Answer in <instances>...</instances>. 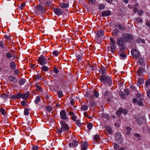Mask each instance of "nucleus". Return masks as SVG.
<instances>
[{"label": "nucleus", "instance_id": "nucleus-1", "mask_svg": "<svg viewBox=\"0 0 150 150\" xmlns=\"http://www.w3.org/2000/svg\"><path fill=\"white\" fill-rule=\"evenodd\" d=\"M100 80L104 83H107L109 86H111L112 84L111 79L109 76H106L104 74H102L100 77Z\"/></svg>", "mask_w": 150, "mask_h": 150}, {"label": "nucleus", "instance_id": "nucleus-2", "mask_svg": "<svg viewBox=\"0 0 150 150\" xmlns=\"http://www.w3.org/2000/svg\"><path fill=\"white\" fill-rule=\"evenodd\" d=\"M34 12L36 14L40 15L41 13H43L45 12V8L42 6L38 5L34 7Z\"/></svg>", "mask_w": 150, "mask_h": 150}, {"label": "nucleus", "instance_id": "nucleus-3", "mask_svg": "<svg viewBox=\"0 0 150 150\" xmlns=\"http://www.w3.org/2000/svg\"><path fill=\"white\" fill-rule=\"evenodd\" d=\"M104 32L102 30H100L97 32L96 34V40L100 42L102 39H103L104 37Z\"/></svg>", "mask_w": 150, "mask_h": 150}, {"label": "nucleus", "instance_id": "nucleus-4", "mask_svg": "<svg viewBox=\"0 0 150 150\" xmlns=\"http://www.w3.org/2000/svg\"><path fill=\"white\" fill-rule=\"evenodd\" d=\"M133 36L130 34L126 33L123 35L122 37L125 42H129L132 39Z\"/></svg>", "mask_w": 150, "mask_h": 150}, {"label": "nucleus", "instance_id": "nucleus-5", "mask_svg": "<svg viewBox=\"0 0 150 150\" xmlns=\"http://www.w3.org/2000/svg\"><path fill=\"white\" fill-rule=\"evenodd\" d=\"M38 62L39 64L41 65H44L47 63L46 59L44 57L42 56H41L38 58Z\"/></svg>", "mask_w": 150, "mask_h": 150}, {"label": "nucleus", "instance_id": "nucleus-6", "mask_svg": "<svg viewBox=\"0 0 150 150\" xmlns=\"http://www.w3.org/2000/svg\"><path fill=\"white\" fill-rule=\"evenodd\" d=\"M60 124L61 125V128L63 132L69 130L70 127L67 124L65 123L63 121L61 122Z\"/></svg>", "mask_w": 150, "mask_h": 150}, {"label": "nucleus", "instance_id": "nucleus-7", "mask_svg": "<svg viewBox=\"0 0 150 150\" xmlns=\"http://www.w3.org/2000/svg\"><path fill=\"white\" fill-rule=\"evenodd\" d=\"M132 55L135 58H137L140 55L139 52L136 49H133L131 50Z\"/></svg>", "mask_w": 150, "mask_h": 150}, {"label": "nucleus", "instance_id": "nucleus-8", "mask_svg": "<svg viewBox=\"0 0 150 150\" xmlns=\"http://www.w3.org/2000/svg\"><path fill=\"white\" fill-rule=\"evenodd\" d=\"M60 118L63 120H67L68 119L66 111L64 110H61L60 112Z\"/></svg>", "mask_w": 150, "mask_h": 150}, {"label": "nucleus", "instance_id": "nucleus-9", "mask_svg": "<svg viewBox=\"0 0 150 150\" xmlns=\"http://www.w3.org/2000/svg\"><path fill=\"white\" fill-rule=\"evenodd\" d=\"M116 43L118 45H124L125 41L122 37L120 38L117 39Z\"/></svg>", "mask_w": 150, "mask_h": 150}, {"label": "nucleus", "instance_id": "nucleus-10", "mask_svg": "<svg viewBox=\"0 0 150 150\" xmlns=\"http://www.w3.org/2000/svg\"><path fill=\"white\" fill-rule=\"evenodd\" d=\"M128 112V111L127 109L120 108L116 112V114L117 115H118L121 113H122L125 115V114H127Z\"/></svg>", "mask_w": 150, "mask_h": 150}, {"label": "nucleus", "instance_id": "nucleus-11", "mask_svg": "<svg viewBox=\"0 0 150 150\" xmlns=\"http://www.w3.org/2000/svg\"><path fill=\"white\" fill-rule=\"evenodd\" d=\"M54 11L55 13L57 16L62 15V11L59 8H55Z\"/></svg>", "mask_w": 150, "mask_h": 150}, {"label": "nucleus", "instance_id": "nucleus-12", "mask_svg": "<svg viewBox=\"0 0 150 150\" xmlns=\"http://www.w3.org/2000/svg\"><path fill=\"white\" fill-rule=\"evenodd\" d=\"M121 134L120 133H117L115 136V138L117 141L118 143H121L122 141V138L121 137Z\"/></svg>", "mask_w": 150, "mask_h": 150}, {"label": "nucleus", "instance_id": "nucleus-13", "mask_svg": "<svg viewBox=\"0 0 150 150\" xmlns=\"http://www.w3.org/2000/svg\"><path fill=\"white\" fill-rule=\"evenodd\" d=\"M111 11L110 10L105 11L102 13V17L109 16L111 15Z\"/></svg>", "mask_w": 150, "mask_h": 150}, {"label": "nucleus", "instance_id": "nucleus-14", "mask_svg": "<svg viewBox=\"0 0 150 150\" xmlns=\"http://www.w3.org/2000/svg\"><path fill=\"white\" fill-rule=\"evenodd\" d=\"M102 89L103 90V95L106 96H108L109 95V92L105 88H103Z\"/></svg>", "mask_w": 150, "mask_h": 150}, {"label": "nucleus", "instance_id": "nucleus-15", "mask_svg": "<svg viewBox=\"0 0 150 150\" xmlns=\"http://www.w3.org/2000/svg\"><path fill=\"white\" fill-rule=\"evenodd\" d=\"M110 47L109 46L107 47V48L108 50H110V49L111 52L112 53H113L115 50V46L112 45H110Z\"/></svg>", "mask_w": 150, "mask_h": 150}, {"label": "nucleus", "instance_id": "nucleus-16", "mask_svg": "<svg viewBox=\"0 0 150 150\" xmlns=\"http://www.w3.org/2000/svg\"><path fill=\"white\" fill-rule=\"evenodd\" d=\"M51 2L50 0H44L42 1V3L45 5L49 6Z\"/></svg>", "mask_w": 150, "mask_h": 150}, {"label": "nucleus", "instance_id": "nucleus-17", "mask_svg": "<svg viewBox=\"0 0 150 150\" xmlns=\"http://www.w3.org/2000/svg\"><path fill=\"white\" fill-rule=\"evenodd\" d=\"M22 98L24 100L27 99L29 95V92H27L25 93H22Z\"/></svg>", "mask_w": 150, "mask_h": 150}, {"label": "nucleus", "instance_id": "nucleus-18", "mask_svg": "<svg viewBox=\"0 0 150 150\" xmlns=\"http://www.w3.org/2000/svg\"><path fill=\"white\" fill-rule=\"evenodd\" d=\"M9 80L13 83L16 82L17 81V80L16 78L12 76H10L9 77Z\"/></svg>", "mask_w": 150, "mask_h": 150}, {"label": "nucleus", "instance_id": "nucleus-19", "mask_svg": "<svg viewBox=\"0 0 150 150\" xmlns=\"http://www.w3.org/2000/svg\"><path fill=\"white\" fill-rule=\"evenodd\" d=\"M87 145L88 144L86 142H85L81 144V149L83 150H86Z\"/></svg>", "mask_w": 150, "mask_h": 150}, {"label": "nucleus", "instance_id": "nucleus-20", "mask_svg": "<svg viewBox=\"0 0 150 150\" xmlns=\"http://www.w3.org/2000/svg\"><path fill=\"white\" fill-rule=\"evenodd\" d=\"M144 71V69L142 67H139V69L137 71V74L139 76L141 75L143 73Z\"/></svg>", "mask_w": 150, "mask_h": 150}, {"label": "nucleus", "instance_id": "nucleus-21", "mask_svg": "<svg viewBox=\"0 0 150 150\" xmlns=\"http://www.w3.org/2000/svg\"><path fill=\"white\" fill-rule=\"evenodd\" d=\"M60 6L62 8H66L69 7V5L64 3H62L60 4Z\"/></svg>", "mask_w": 150, "mask_h": 150}, {"label": "nucleus", "instance_id": "nucleus-22", "mask_svg": "<svg viewBox=\"0 0 150 150\" xmlns=\"http://www.w3.org/2000/svg\"><path fill=\"white\" fill-rule=\"evenodd\" d=\"M10 67H11V68L12 69L14 70L16 69V65L15 63H14V62H11V63L10 65Z\"/></svg>", "mask_w": 150, "mask_h": 150}, {"label": "nucleus", "instance_id": "nucleus-23", "mask_svg": "<svg viewBox=\"0 0 150 150\" xmlns=\"http://www.w3.org/2000/svg\"><path fill=\"white\" fill-rule=\"evenodd\" d=\"M41 99L39 96H37L34 102L36 105H38L39 102H40Z\"/></svg>", "mask_w": 150, "mask_h": 150}, {"label": "nucleus", "instance_id": "nucleus-24", "mask_svg": "<svg viewBox=\"0 0 150 150\" xmlns=\"http://www.w3.org/2000/svg\"><path fill=\"white\" fill-rule=\"evenodd\" d=\"M138 4L136 3L134 6L133 8V11L136 13L138 11Z\"/></svg>", "mask_w": 150, "mask_h": 150}, {"label": "nucleus", "instance_id": "nucleus-25", "mask_svg": "<svg viewBox=\"0 0 150 150\" xmlns=\"http://www.w3.org/2000/svg\"><path fill=\"white\" fill-rule=\"evenodd\" d=\"M118 27L119 29L122 31H124L125 30V28L121 24H119Z\"/></svg>", "mask_w": 150, "mask_h": 150}, {"label": "nucleus", "instance_id": "nucleus-26", "mask_svg": "<svg viewBox=\"0 0 150 150\" xmlns=\"http://www.w3.org/2000/svg\"><path fill=\"white\" fill-rule=\"evenodd\" d=\"M6 55L7 58L8 59H10L13 57V55L9 52L7 53L6 54Z\"/></svg>", "mask_w": 150, "mask_h": 150}, {"label": "nucleus", "instance_id": "nucleus-27", "mask_svg": "<svg viewBox=\"0 0 150 150\" xmlns=\"http://www.w3.org/2000/svg\"><path fill=\"white\" fill-rule=\"evenodd\" d=\"M72 147H76L78 145L77 142L76 140H73L72 142Z\"/></svg>", "mask_w": 150, "mask_h": 150}, {"label": "nucleus", "instance_id": "nucleus-28", "mask_svg": "<svg viewBox=\"0 0 150 150\" xmlns=\"http://www.w3.org/2000/svg\"><path fill=\"white\" fill-rule=\"evenodd\" d=\"M34 79H38L39 80H41L42 79V78L40 75L37 74L34 76Z\"/></svg>", "mask_w": 150, "mask_h": 150}, {"label": "nucleus", "instance_id": "nucleus-29", "mask_svg": "<svg viewBox=\"0 0 150 150\" xmlns=\"http://www.w3.org/2000/svg\"><path fill=\"white\" fill-rule=\"evenodd\" d=\"M106 129L109 134H111L112 133V129L110 127V126H107L106 127Z\"/></svg>", "mask_w": 150, "mask_h": 150}, {"label": "nucleus", "instance_id": "nucleus-30", "mask_svg": "<svg viewBox=\"0 0 150 150\" xmlns=\"http://www.w3.org/2000/svg\"><path fill=\"white\" fill-rule=\"evenodd\" d=\"M25 83V81L24 79H22L19 81V84L20 86L23 85Z\"/></svg>", "mask_w": 150, "mask_h": 150}, {"label": "nucleus", "instance_id": "nucleus-31", "mask_svg": "<svg viewBox=\"0 0 150 150\" xmlns=\"http://www.w3.org/2000/svg\"><path fill=\"white\" fill-rule=\"evenodd\" d=\"M120 56L122 58H125L126 57V54L125 53H124L123 52L119 53Z\"/></svg>", "mask_w": 150, "mask_h": 150}, {"label": "nucleus", "instance_id": "nucleus-32", "mask_svg": "<svg viewBox=\"0 0 150 150\" xmlns=\"http://www.w3.org/2000/svg\"><path fill=\"white\" fill-rule=\"evenodd\" d=\"M93 124L91 122L89 123L87 125V127L89 130H91L92 128Z\"/></svg>", "mask_w": 150, "mask_h": 150}, {"label": "nucleus", "instance_id": "nucleus-33", "mask_svg": "<svg viewBox=\"0 0 150 150\" xmlns=\"http://www.w3.org/2000/svg\"><path fill=\"white\" fill-rule=\"evenodd\" d=\"M57 94L58 97L60 98L63 96V94L62 91L59 90L57 91Z\"/></svg>", "mask_w": 150, "mask_h": 150}, {"label": "nucleus", "instance_id": "nucleus-34", "mask_svg": "<svg viewBox=\"0 0 150 150\" xmlns=\"http://www.w3.org/2000/svg\"><path fill=\"white\" fill-rule=\"evenodd\" d=\"M93 93L94 97L96 98H98L99 96V93L96 91H92Z\"/></svg>", "mask_w": 150, "mask_h": 150}, {"label": "nucleus", "instance_id": "nucleus-35", "mask_svg": "<svg viewBox=\"0 0 150 150\" xmlns=\"http://www.w3.org/2000/svg\"><path fill=\"white\" fill-rule=\"evenodd\" d=\"M88 108V107L86 105H83L81 107V109L83 111H86L87 110Z\"/></svg>", "mask_w": 150, "mask_h": 150}, {"label": "nucleus", "instance_id": "nucleus-36", "mask_svg": "<svg viewBox=\"0 0 150 150\" xmlns=\"http://www.w3.org/2000/svg\"><path fill=\"white\" fill-rule=\"evenodd\" d=\"M106 71L104 67L101 68L99 70V71L101 72V73L103 74L105 73Z\"/></svg>", "mask_w": 150, "mask_h": 150}, {"label": "nucleus", "instance_id": "nucleus-37", "mask_svg": "<svg viewBox=\"0 0 150 150\" xmlns=\"http://www.w3.org/2000/svg\"><path fill=\"white\" fill-rule=\"evenodd\" d=\"M36 87L37 90L40 92H41L42 91L43 89L40 86L38 85V84H36Z\"/></svg>", "mask_w": 150, "mask_h": 150}, {"label": "nucleus", "instance_id": "nucleus-38", "mask_svg": "<svg viewBox=\"0 0 150 150\" xmlns=\"http://www.w3.org/2000/svg\"><path fill=\"white\" fill-rule=\"evenodd\" d=\"M76 58L78 61H81L83 59V57L81 55L79 54L76 56Z\"/></svg>", "mask_w": 150, "mask_h": 150}, {"label": "nucleus", "instance_id": "nucleus-39", "mask_svg": "<svg viewBox=\"0 0 150 150\" xmlns=\"http://www.w3.org/2000/svg\"><path fill=\"white\" fill-rule=\"evenodd\" d=\"M41 69L42 71H48V67L47 66H43L41 67Z\"/></svg>", "mask_w": 150, "mask_h": 150}, {"label": "nucleus", "instance_id": "nucleus-40", "mask_svg": "<svg viewBox=\"0 0 150 150\" xmlns=\"http://www.w3.org/2000/svg\"><path fill=\"white\" fill-rule=\"evenodd\" d=\"M144 80L142 78H139L138 79V83L139 85H141L143 83Z\"/></svg>", "mask_w": 150, "mask_h": 150}, {"label": "nucleus", "instance_id": "nucleus-41", "mask_svg": "<svg viewBox=\"0 0 150 150\" xmlns=\"http://www.w3.org/2000/svg\"><path fill=\"white\" fill-rule=\"evenodd\" d=\"M89 104L91 106H94L96 105V102L94 101H91L89 102Z\"/></svg>", "mask_w": 150, "mask_h": 150}, {"label": "nucleus", "instance_id": "nucleus-42", "mask_svg": "<svg viewBox=\"0 0 150 150\" xmlns=\"http://www.w3.org/2000/svg\"><path fill=\"white\" fill-rule=\"evenodd\" d=\"M29 110L28 109H25L24 112V115H28L29 113Z\"/></svg>", "mask_w": 150, "mask_h": 150}, {"label": "nucleus", "instance_id": "nucleus-43", "mask_svg": "<svg viewBox=\"0 0 150 150\" xmlns=\"http://www.w3.org/2000/svg\"><path fill=\"white\" fill-rule=\"evenodd\" d=\"M0 112L3 115H4L5 114V109L2 108H0Z\"/></svg>", "mask_w": 150, "mask_h": 150}, {"label": "nucleus", "instance_id": "nucleus-44", "mask_svg": "<svg viewBox=\"0 0 150 150\" xmlns=\"http://www.w3.org/2000/svg\"><path fill=\"white\" fill-rule=\"evenodd\" d=\"M119 31V30L118 29H115L113 30L112 33H114V34L115 35H116L117 34V33H118Z\"/></svg>", "mask_w": 150, "mask_h": 150}, {"label": "nucleus", "instance_id": "nucleus-45", "mask_svg": "<svg viewBox=\"0 0 150 150\" xmlns=\"http://www.w3.org/2000/svg\"><path fill=\"white\" fill-rule=\"evenodd\" d=\"M53 54L55 56H57L59 54V53L57 50H55L53 52Z\"/></svg>", "mask_w": 150, "mask_h": 150}, {"label": "nucleus", "instance_id": "nucleus-46", "mask_svg": "<svg viewBox=\"0 0 150 150\" xmlns=\"http://www.w3.org/2000/svg\"><path fill=\"white\" fill-rule=\"evenodd\" d=\"M121 47L120 48V50L122 51V52L123 51L125 48V45H121Z\"/></svg>", "mask_w": 150, "mask_h": 150}, {"label": "nucleus", "instance_id": "nucleus-47", "mask_svg": "<svg viewBox=\"0 0 150 150\" xmlns=\"http://www.w3.org/2000/svg\"><path fill=\"white\" fill-rule=\"evenodd\" d=\"M110 40L111 42V44L110 45H114L115 44V42L113 39L112 38H110Z\"/></svg>", "mask_w": 150, "mask_h": 150}, {"label": "nucleus", "instance_id": "nucleus-48", "mask_svg": "<svg viewBox=\"0 0 150 150\" xmlns=\"http://www.w3.org/2000/svg\"><path fill=\"white\" fill-rule=\"evenodd\" d=\"M76 124L78 126L80 127L81 126L82 123L81 122L80 120H78L76 121Z\"/></svg>", "mask_w": 150, "mask_h": 150}, {"label": "nucleus", "instance_id": "nucleus-49", "mask_svg": "<svg viewBox=\"0 0 150 150\" xmlns=\"http://www.w3.org/2000/svg\"><path fill=\"white\" fill-rule=\"evenodd\" d=\"M17 96V99H20L21 98H22V94H21L20 93H18L16 94Z\"/></svg>", "mask_w": 150, "mask_h": 150}, {"label": "nucleus", "instance_id": "nucleus-50", "mask_svg": "<svg viewBox=\"0 0 150 150\" xmlns=\"http://www.w3.org/2000/svg\"><path fill=\"white\" fill-rule=\"evenodd\" d=\"M105 8V6L103 4H100L99 6V9L101 10Z\"/></svg>", "mask_w": 150, "mask_h": 150}, {"label": "nucleus", "instance_id": "nucleus-51", "mask_svg": "<svg viewBox=\"0 0 150 150\" xmlns=\"http://www.w3.org/2000/svg\"><path fill=\"white\" fill-rule=\"evenodd\" d=\"M136 97L138 98H139V99L141 100H143L144 98L143 97L141 96L140 94H137Z\"/></svg>", "mask_w": 150, "mask_h": 150}, {"label": "nucleus", "instance_id": "nucleus-52", "mask_svg": "<svg viewBox=\"0 0 150 150\" xmlns=\"http://www.w3.org/2000/svg\"><path fill=\"white\" fill-rule=\"evenodd\" d=\"M134 135L135 137H138V138H137V139H136V140H140L141 139V138L140 137V135H139V134L138 133H136Z\"/></svg>", "mask_w": 150, "mask_h": 150}, {"label": "nucleus", "instance_id": "nucleus-53", "mask_svg": "<svg viewBox=\"0 0 150 150\" xmlns=\"http://www.w3.org/2000/svg\"><path fill=\"white\" fill-rule=\"evenodd\" d=\"M135 21L139 23H141L142 22V19L141 18L139 17H137L135 19Z\"/></svg>", "mask_w": 150, "mask_h": 150}, {"label": "nucleus", "instance_id": "nucleus-54", "mask_svg": "<svg viewBox=\"0 0 150 150\" xmlns=\"http://www.w3.org/2000/svg\"><path fill=\"white\" fill-rule=\"evenodd\" d=\"M94 138L95 140L96 141H98L99 139H100V137L98 136V135L97 134H96L94 136Z\"/></svg>", "mask_w": 150, "mask_h": 150}, {"label": "nucleus", "instance_id": "nucleus-55", "mask_svg": "<svg viewBox=\"0 0 150 150\" xmlns=\"http://www.w3.org/2000/svg\"><path fill=\"white\" fill-rule=\"evenodd\" d=\"M149 85H150V79H148L146 81V86L147 87Z\"/></svg>", "mask_w": 150, "mask_h": 150}, {"label": "nucleus", "instance_id": "nucleus-56", "mask_svg": "<svg viewBox=\"0 0 150 150\" xmlns=\"http://www.w3.org/2000/svg\"><path fill=\"white\" fill-rule=\"evenodd\" d=\"M124 91L127 95H128L129 94V92L128 89H125L124 90Z\"/></svg>", "mask_w": 150, "mask_h": 150}, {"label": "nucleus", "instance_id": "nucleus-57", "mask_svg": "<svg viewBox=\"0 0 150 150\" xmlns=\"http://www.w3.org/2000/svg\"><path fill=\"white\" fill-rule=\"evenodd\" d=\"M62 131H63V130H62V128H61L57 129V132L59 134H61L62 133Z\"/></svg>", "mask_w": 150, "mask_h": 150}, {"label": "nucleus", "instance_id": "nucleus-58", "mask_svg": "<svg viewBox=\"0 0 150 150\" xmlns=\"http://www.w3.org/2000/svg\"><path fill=\"white\" fill-rule=\"evenodd\" d=\"M71 119L74 121H76L77 119V117L74 115H73L72 117H71Z\"/></svg>", "mask_w": 150, "mask_h": 150}, {"label": "nucleus", "instance_id": "nucleus-59", "mask_svg": "<svg viewBox=\"0 0 150 150\" xmlns=\"http://www.w3.org/2000/svg\"><path fill=\"white\" fill-rule=\"evenodd\" d=\"M119 145L117 144L116 143H114V148L115 149H117L119 147Z\"/></svg>", "mask_w": 150, "mask_h": 150}, {"label": "nucleus", "instance_id": "nucleus-60", "mask_svg": "<svg viewBox=\"0 0 150 150\" xmlns=\"http://www.w3.org/2000/svg\"><path fill=\"white\" fill-rule=\"evenodd\" d=\"M53 70L55 73L56 74L58 73L59 72V70L56 67L54 68Z\"/></svg>", "mask_w": 150, "mask_h": 150}, {"label": "nucleus", "instance_id": "nucleus-61", "mask_svg": "<svg viewBox=\"0 0 150 150\" xmlns=\"http://www.w3.org/2000/svg\"><path fill=\"white\" fill-rule=\"evenodd\" d=\"M46 109L49 112H50L52 110V108L51 107L49 106H47Z\"/></svg>", "mask_w": 150, "mask_h": 150}, {"label": "nucleus", "instance_id": "nucleus-62", "mask_svg": "<svg viewBox=\"0 0 150 150\" xmlns=\"http://www.w3.org/2000/svg\"><path fill=\"white\" fill-rule=\"evenodd\" d=\"M137 104L140 106H142L143 105V103L140 101H139L137 102Z\"/></svg>", "mask_w": 150, "mask_h": 150}, {"label": "nucleus", "instance_id": "nucleus-63", "mask_svg": "<svg viewBox=\"0 0 150 150\" xmlns=\"http://www.w3.org/2000/svg\"><path fill=\"white\" fill-rule=\"evenodd\" d=\"M120 96L122 98H125L126 96L125 94L122 93H120Z\"/></svg>", "mask_w": 150, "mask_h": 150}, {"label": "nucleus", "instance_id": "nucleus-64", "mask_svg": "<svg viewBox=\"0 0 150 150\" xmlns=\"http://www.w3.org/2000/svg\"><path fill=\"white\" fill-rule=\"evenodd\" d=\"M38 147L37 146H35L33 147L32 150H38Z\"/></svg>", "mask_w": 150, "mask_h": 150}]
</instances>
